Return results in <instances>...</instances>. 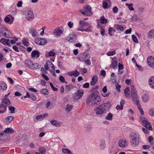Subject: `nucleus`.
I'll use <instances>...</instances> for the list:
<instances>
[{"instance_id": "nucleus-1", "label": "nucleus", "mask_w": 154, "mask_h": 154, "mask_svg": "<svg viewBox=\"0 0 154 154\" xmlns=\"http://www.w3.org/2000/svg\"><path fill=\"white\" fill-rule=\"evenodd\" d=\"M110 107L111 105L109 103H102L98 107L95 108L94 111L97 115H101L106 113L109 110Z\"/></svg>"}, {"instance_id": "nucleus-2", "label": "nucleus", "mask_w": 154, "mask_h": 154, "mask_svg": "<svg viewBox=\"0 0 154 154\" xmlns=\"http://www.w3.org/2000/svg\"><path fill=\"white\" fill-rule=\"evenodd\" d=\"M98 92L97 91H94L93 94L88 97L86 100L87 103H89L90 102L94 105L99 104L101 101V99L97 94Z\"/></svg>"}, {"instance_id": "nucleus-3", "label": "nucleus", "mask_w": 154, "mask_h": 154, "mask_svg": "<svg viewBox=\"0 0 154 154\" xmlns=\"http://www.w3.org/2000/svg\"><path fill=\"white\" fill-rule=\"evenodd\" d=\"M129 136L131 145L133 146H137L140 141L138 134L135 132H131L130 133Z\"/></svg>"}, {"instance_id": "nucleus-4", "label": "nucleus", "mask_w": 154, "mask_h": 154, "mask_svg": "<svg viewBox=\"0 0 154 154\" xmlns=\"http://www.w3.org/2000/svg\"><path fill=\"white\" fill-rule=\"evenodd\" d=\"M25 66L31 69H35L39 68V65L38 63H33L30 60H26L25 62Z\"/></svg>"}, {"instance_id": "nucleus-5", "label": "nucleus", "mask_w": 154, "mask_h": 154, "mask_svg": "<svg viewBox=\"0 0 154 154\" xmlns=\"http://www.w3.org/2000/svg\"><path fill=\"white\" fill-rule=\"evenodd\" d=\"M25 18L28 20H31L34 18V14L32 11L30 9L25 10L23 13Z\"/></svg>"}, {"instance_id": "nucleus-6", "label": "nucleus", "mask_w": 154, "mask_h": 154, "mask_svg": "<svg viewBox=\"0 0 154 154\" xmlns=\"http://www.w3.org/2000/svg\"><path fill=\"white\" fill-rule=\"evenodd\" d=\"M91 8L89 5L84 7L83 9L80 10L79 11L83 14L88 16H90L92 14Z\"/></svg>"}, {"instance_id": "nucleus-7", "label": "nucleus", "mask_w": 154, "mask_h": 154, "mask_svg": "<svg viewBox=\"0 0 154 154\" xmlns=\"http://www.w3.org/2000/svg\"><path fill=\"white\" fill-rule=\"evenodd\" d=\"M131 97L133 103L137 101L138 102V98L136 89L134 86H132L131 89Z\"/></svg>"}, {"instance_id": "nucleus-8", "label": "nucleus", "mask_w": 154, "mask_h": 154, "mask_svg": "<svg viewBox=\"0 0 154 154\" xmlns=\"http://www.w3.org/2000/svg\"><path fill=\"white\" fill-rule=\"evenodd\" d=\"M91 55L90 54L87 53H82L79 54L77 56L78 59L80 61L83 62L87 59V58H90Z\"/></svg>"}, {"instance_id": "nucleus-9", "label": "nucleus", "mask_w": 154, "mask_h": 154, "mask_svg": "<svg viewBox=\"0 0 154 154\" xmlns=\"http://www.w3.org/2000/svg\"><path fill=\"white\" fill-rule=\"evenodd\" d=\"M14 20V17L10 14L8 15L4 18L5 22L10 25L12 24Z\"/></svg>"}, {"instance_id": "nucleus-10", "label": "nucleus", "mask_w": 154, "mask_h": 154, "mask_svg": "<svg viewBox=\"0 0 154 154\" xmlns=\"http://www.w3.org/2000/svg\"><path fill=\"white\" fill-rule=\"evenodd\" d=\"M47 42V40L45 38H38L35 40V43L38 45H44Z\"/></svg>"}, {"instance_id": "nucleus-11", "label": "nucleus", "mask_w": 154, "mask_h": 154, "mask_svg": "<svg viewBox=\"0 0 154 154\" xmlns=\"http://www.w3.org/2000/svg\"><path fill=\"white\" fill-rule=\"evenodd\" d=\"M83 91L82 89L78 90L74 94V98L76 100H78L81 98L83 95Z\"/></svg>"}, {"instance_id": "nucleus-12", "label": "nucleus", "mask_w": 154, "mask_h": 154, "mask_svg": "<svg viewBox=\"0 0 154 154\" xmlns=\"http://www.w3.org/2000/svg\"><path fill=\"white\" fill-rule=\"evenodd\" d=\"M66 39L70 42H72L75 40L76 38V36L75 33H71L69 35L66 37Z\"/></svg>"}, {"instance_id": "nucleus-13", "label": "nucleus", "mask_w": 154, "mask_h": 154, "mask_svg": "<svg viewBox=\"0 0 154 154\" xmlns=\"http://www.w3.org/2000/svg\"><path fill=\"white\" fill-rule=\"evenodd\" d=\"M1 104L7 108L8 106H10L11 103L8 98H4L2 100Z\"/></svg>"}, {"instance_id": "nucleus-14", "label": "nucleus", "mask_w": 154, "mask_h": 154, "mask_svg": "<svg viewBox=\"0 0 154 154\" xmlns=\"http://www.w3.org/2000/svg\"><path fill=\"white\" fill-rule=\"evenodd\" d=\"M63 31L60 27H58L54 29L53 33L56 37L59 36L63 34Z\"/></svg>"}, {"instance_id": "nucleus-15", "label": "nucleus", "mask_w": 154, "mask_h": 154, "mask_svg": "<svg viewBox=\"0 0 154 154\" xmlns=\"http://www.w3.org/2000/svg\"><path fill=\"white\" fill-rule=\"evenodd\" d=\"M148 64L151 67L154 68V58L151 56L148 57L147 59Z\"/></svg>"}, {"instance_id": "nucleus-16", "label": "nucleus", "mask_w": 154, "mask_h": 154, "mask_svg": "<svg viewBox=\"0 0 154 154\" xmlns=\"http://www.w3.org/2000/svg\"><path fill=\"white\" fill-rule=\"evenodd\" d=\"M119 146L121 148H124L128 145V143L126 140L122 139L119 142Z\"/></svg>"}, {"instance_id": "nucleus-17", "label": "nucleus", "mask_w": 154, "mask_h": 154, "mask_svg": "<svg viewBox=\"0 0 154 154\" xmlns=\"http://www.w3.org/2000/svg\"><path fill=\"white\" fill-rule=\"evenodd\" d=\"M148 82L149 87L154 89V76H151L149 78Z\"/></svg>"}, {"instance_id": "nucleus-18", "label": "nucleus", "mask_w": 154, "mask_h": 154, "mask_svg": "<svg viewBox=\"0 0 154 154\" xmlns=\"http://www.w3.org/2000/svg\"><path fill=\"white\" fill-rule=\"evenodd\" d=\"M44 67L47 70H50L49 69L50 68H51L52 69H54V65L50 61H47L46 64L45 65Z\"/></svg>"}, {"instance_id": "nucleus-19", "label": "nucleus", "mask_w": 154, "mask_h": 154, "mask_svg": "<svg viewBox=\"0 0 154 154\" xmlns=\"http://www.w3.org/2000/svg\"><path fill=\"white\" fill-rule=\"evenodd\" d=\"M67 74L69 76H72L74 75L75 77H78L80 75L79 72L76 70L68 72Z\"/></svg>"}, {"instance_id": "nucleus-20", "label": "nucleus", "mask_w": 154, "mask_h": 154, "mask_svg": "<svg viewBox=\"0 0 154 154\" xmlns=\"http://www.w3.org/2000/svg\"><path fill=\"white\" fill-rule=\"evenodd\" d=\"M112 62L110 65V67L114 68L116 66L117 64V59L116 57H114L112 58Z\"/></svg>"}, {"instance_id": "nucleus-21", "label": "nucleus", "mask_w": 154, "mask_h": 154, "mask_svg": "<svg viewBox=\"0 0 154 154\" xmlns=\"http://www.w3.org/2000/svg\"><path fill=\"white\" fill-rule=\"evenodd\" d=\"M0 42L4 45H8L10 46V41L9 39L5 38H1L0 40Z\"/></svg>"}, {"instance_id": "nucleus-22", "label": "nucleus", "mask_w": 154, "mask_h": 154, "mask_svg": "<svg viewBox=\"0 0 154 154\" xmlns=\"http://www.w3.org/2000/svg\"><path fill=\"white\" fill-rule=\"evenodd\" d=\"M48 116L47 113H45L43 115H39L37 116L36 117V119L39 121H41L43 120L45 117Z\"/></svg>"}, {"instance_id": "nucleus-23", "label": "nucleus", "mask_w": 154, "mask_h": 154, "mask_svg": "<svg viewBox=\"0 0 154 154\" xmlns=\"http://www.w3.org/2000/svg\"><path fill=\"white\" fill-rule=\"evenodd\" d=\"M7 89L6 84L4 82H0V90L5 91Z\"/></svg>"}, {"instance_id": "nucleus-24", "label": "nucleus", "mask_w": 154, "mask_h": 154, "mask_svg": "<svg viewBox=\"0 0 154 154\" xmlns=\"http://www.w3.org/2000/svg\"><path fill=\"white\" fill-rule=\"evenodd\" d=\"M31 56L32 57L38 58L40 56V53L38 51L34 50L32 51Z\"/></svg>"}, {"instance_id": "nucleus-25", "label": "nucleus", "mask_w": 154, "mask_h": 154, "mask_svg": "<svg viewBox=\"0 0 154 154\" xmlns=\"http://www.w3.org/2000/svg\"><path fill=\"white\" fill-rule=\"evenodd\" d=\"M55 53L54 50H52L46 53L45 54V57L47 58H49L51 57H53L55 56Z\"/></svg>"}, {"instance_id": "nucleus-26", "label": "nucleus", "mask_w": 154, "mask_h": 154, "mask_svg": "<svg viewBox=\"0 0 154 154\" xmlns=\"http://www.w3.org/2000/svg\"><path fill=\"white\" fill-rule=\"evenodd\" d=\"M7 29V28L3 25H0V34L2 35Z\"/></svg>"}, {"instance_id": "nucleus-27", "label": "nucleus", "mask_w": 154, "mask_h": 154, "mask_svg": "<svg viewBox=\"0 0 154 154\" xmlns=\"http://www.w3.org/2000/svg\"><path fill=\"white\" fill-rule=\"evenodd\" d=\"M147 36L148 39H150L154 38V30H150L147 34Z\"/></svg>"}, {"instance_id": "nucleus-28", "label": "nucleus", "mask_w": 154, "mask_h": 154, "mask_svg": "<svg viewBox=\"0 0 154 154\" xmlns=\"http://www.w3.org/2000/svg\"><path fill=\"white\" fill-rule=\"evenodd\" d=\"M97 76L96 75H94L92 78L91 81L90 82L91 85L93 86L96 84L97 80Z\"/></svg>"}, {"instance_id": "nucleus-29", "label": "nucleus", "mask_w": 154, "mask_h": 154, "mask_svg": "<svg viewBox=\"0 0 154 154\" xmlns=\"http://www.w3.org/2000/svg\"><path fill=\"white\" fill-rule=\"evenodd\" d=\"M14 132L13 129L11 128H5L4 131V132L6 134H12Z\"/></svg>"}, {"instance_id": "nucleus-30", "label": "nucleus", "mask_w": 154, "mask_h": 154, "mask_svg": "<svg viewBox=\"0 0 154 154\" xmlns=\"http://www.w3.org/2000/svg\"><path fill=\"white\" fill-rule=\"evenodd\" d=\"M50 123L52 125L56 127H58L60 126V123L58 121L55 120L53 119L51 120Z\"/></svg>"}, {"instance_id": "nucleus-31", "label": "nucleus", "mask_w": 154, "mask_h": 154, "mask_svg": "<svg viewBox=\"0 0 154 154\" xmlns=\"http://www.w3.org/2000/svg\"><path fill=\"white\" fill-rule=\"evenodd\" d=\"M3 35L7 38H10L12 36V33L7 29Z\"/></svg>"}, {"instance_id": "nucleus-32", "label": "nucleus", "mask_w": 154, "mask_h": 154, "mask_svg": "<svg viewBox=\"0 0 154 154\" xmlns=\"http://www.w3.org/2000/svg\"><path fill=\"white\" fill-rule=\"evenodd\" d=\"M114 27L117 30L119 31H122L124 29V27L122 26L119 24H115L114 25Z\"/></svg>"}, {"instance_id": "nucleus-33", "label": "nucleus", "mask_w": 154, "mask_h": 154, "mask_svg": "<svg viewBox=\"0 0 154 154\" xmlns=\"http://www.w3.org/2000/svg\"><path fill=\"white\" fill-rule=\"evenodd\" d=\"M14 117L12 116H10L6 118L4 120L5 123H9L12 121L13 120Z\"/></svg>"}, {"instance_id": "nucleus-34", "label": "nucleus", "mask_w": 154, "mask_h": 154, "mask_svg": "<svg viewBox=\"0 0 154 154\" xmlns=\"http://www.w3.org/2000/svg\"><path fill=\"white\" fill-rule=\"evenodd\" d=\"M140 121L142 123L143 125H144L147 122H148L149 121L148 119L143 116H141L140 118Z\"/></svg>"}, {"instance_id": "nucleus-35", "label": "nucleus", "mask_w": 154, "mask_h": 154, "mask_svg": "<svg viewBox=\"0 0 154 154\" xmlns=\"http://www.w3.org/2000/svg\"><path fill=\"white\" fill-rule=\"evenodd\" d=\"M106 144L104 140H101L100 141V148L101 149H103L105 147Z\"/></svg>"}, {"instance_id": "nucleus-36", "label": "nucleus", "mask_w": 154, "mask_h": 154, "mask_svg": "<svg viewBox=\"0 0 154 154\" xmlns=\"http://www.w3.org/2000/svg\"><path fill=\"white\" fill-rule=\"evenodd\" d=\"M79 25L80 26L84 27L86 25L88 26V23L83 20H80L79 21Z\"/></svg>"}, {"instance_id": "nucleus-37", "label": "nucleus", "mask_w": 154, "mask_h": 154, "mask_svg": "<svg viewBox=\"0 0 154 154\" xmlns=\"http://www.w3.org/2000/svg\"><path fill=\"white\" fill-rule=\"evenodd\" d=\"M110 3L109 0H106L103 1V6L104 8L106 9L108 8V3Z\"/></svg>"}, {"instance_id": "nucleus-38", "label": "nucleus", "mask_w": 154, "mask_h": 154, "mask_svg": "<svg viewBox=\"0 0 154 154\" xmlns=\"http://www.w3.org/2000/svg\"><path fill=\"white\" fill-rule=\"evenodd\" d=\"M143 101L146 102L148 100L149 97L148 95L146 94L143 95L142 97Z\"/></svg>"}, {"instance_id": "nucleus-39", "label": "nucleus", "mask_w": 154, "mask_h": 154, "mask_svg": "<svg viewBox=\"0 0 154 154\" xmlns=\"http://www.w3.org/2000/svg\"><path fill=\"white\" fill-rule=\"evenodd\" d=\"M129 90V88L128 87H127L125 88L124 91L125 96L128 98H129L130 97L129 94L128 93Z\"/></svg>"}, {"instance_id": "nucleus-40", "label": "nucleus", "mask_w": 154, "mask_h": 154, "mask_svg": "<svg viewBox=\"0 0 154 154\" xmlns=\"http://www.w3.org/2000/svg\"><path fill=\"white\" fill-rule=\"evenodd\" d=\"M63 152L66 154H72L70 150L68 149L67 148H63L62 149Z\"/></svg>"}, {"instance_id": "nucleus-41", "label": "nucleus", "mask_w": 154, "mask_h": 154, "mask_svg": "<svg viewBox=\"0 0 154 154\" xmlns=\"http://www.w3.org/2000/svg\"><path fill=\"white\" fill-rule=\"evenodd\" d=\"M113 115L111 113H109L105 117L106 119L111 121L112 119Z\"/></svg>"}, {"instance_id": "nucleus-42", "label": "nucleus", "mask_w": 154, "mask_h": 154, "mask_svg": "<svg viewBox=\"0 0 154 154\" xmlns=\"http://www.w3.org/2000/svg\"><path fill=\"white\" fill-rule=\"evenodd\" d=\"M7 108L3 106H2V105L0 104V113L5 112Z\"/></svg>"}, {"instance_id": "nucleus-43", "label": "nucleus", "mask_w": 154, "mask_h": 154, "mask_svg": "<svg viewBox=\"0 0 154 154\" xmlns=\"http://www.w3.org/2000/svg\"><path fill=\"white\" fill-rule=\"evenodd\" d=\"M40 92L42 94L45 95H47L49 93L48 90L45 88H43L41 89Z\"/></svg>"}, {"instance_id": "nucleus-44", "label": "nucleus", "mask_w": 154, "mask_h": 154, "mask_svg": "<svg viewBox=\"0 0 154 154\" xmlns=\"http://www.w3.org/2000/svg\"><path fill=\"white\" fill-rule=\"evenodd\" d=\"M100 19V22L101 24H106L107 23L106 19L103 16L101 17Z\"/></svg>"}, {"instance_id": "nucleus-45", "label": "nucleus", "mask_w": 154, "mask_h": 154, "mask_svg": "<svg viewBox=\"0 0 154 154\" xmlns=\"http://www.w3.org/2000/svg\"><path fill=\"white\" fill-rule=\"evenodd\" d=\"M145 127L147 128V129L149 130H152V128L151 125L149 123V121H148V122L146 123L144 125Z\"/></svg>"}, {"instance_id": "nucleus-46", "label": "nucleus", "mask_w": 154, "mask_h": 154, "mask_svg": "<svg viewBox=\"0 0 154 154\" xmlns=\"http://www.w3.org/2000/svg\"><path fill=\"white\" fill-rule=\"evenodd\" d=\"M31 34L33 37H35L37 35V32L34 29H31L30 30Z\"/></svg>"}, {"instance_id": "nucleus-47", "label": "nucleus", "mask_w": 154, "mask_h": 154, "mask_svg": "<svg viewBox=\"0 0 154 154\" xmlns=\"http://www.w3.org/2000/svg\"><path fill=\"white\" fill-rule=\"evenodd\" d=\"M9 111H10L11 113H15V108L13 106H8Z\"/></svg>"}, {"instance_id": "nucleus-48", "label": "nucleus", "mask_w": 154, "mask_h": 154, "mask_svg": "<svg viewBox=\"0 0 154 154\" xmlns=\"http://www.w3.org/2000/svg\"><path fill=\"white\" fill-rule=\"evenodd\" d=\"M116 54V51L114 50L113 51H109L107 53V55L108 56H112L115 55Z\"/></svg>"}, {"instance_id": "nucleus-49", "label": "nucleus", "mask_w": 154, "mask_h": 154, "mask_svg": "<svg viewBox=\"0 0 154 154\" xmlns=\"http://www.w3.org/2000/svg\"><path fill=\"white\" fill-rule=\"evenodd\" d=\"M92 27L91 26H89L86 29H84V32H92Z\"/></svg>"}, {"instance_id": "nucleus-50", "label": "nucleus", "mask_w": 154, "mask_h": 154, "mask_svg": "<svg viewBox=\"0 0 154 154\" xmlns=\"http://www.w3.org/2000/svg\"><path fill=\"white\" fill-rule=\"evenodd\" d=\"M38 150L41 154H45L46 152L45 149L43 147H41L39 148Z\"/></svg>"}, {"instance_id": "nucleus-51", "label": "nucleus", "mask_w": 154, "mask_h": 154, "mask_svg": "<svg viewBox=\"0 0 154 154\" xmlns=\"http://www.w3.org/2000/svg\"><path fill=\"white\" fill-rule=\"evenodd\" d=\"M126 5L128 6L129 9L131 11H133L134 10V8L132 7L133 5L132 3L129 4L126 3Z\"/></svg>"}, {"instance_id": "nucleus-52", "label": "nucleus", "mask_w": 154, "mask_h": 154, "mask_svg": "<svg viewBox=\"0 0 154 154\" xmlns=\"http://www.w3.org/2000/svg\"><path fill=\"white\" fill-rule=\"evenodd\" d=\"M72 106L71 105H67L66 108V111L67 112L70 111L72 109Z\"/></svg>"}, {"instance_id": "nucleus-53", "label": "nucleus", "mask_w": 154, "mask_h": 154, "mask_svg": "<svg viewBox=\"0 0 154 154\" xmlns=\"http://www.w3.org/2000/svg\"><path fill=\"white\" fill-rule=\"evenodd\" d=\"M18 39L16 37H14L12 39L10 40V42L11 44H14L17 41Z\"/></svg>"}, {"instance_id": "nucleus-54", "label": "nucleus", "mask_w": 154, "mask_h": 154, "mask_svg": "<svg viewBox=\"0 0 154 154\" xmlns=\"http://www.w3.org/2000/svg\"><path fill=\"white\" fill-rule=\"evenodd\" d=\"M29 98H30L33 101H35L36 99V97L35 95L33 94H30Z\"/></svg>"}, {"instance_id": "nucleus-55", "label": "nucleus", "mask_w": 154, "mask_h": 154, "mask_svg": "<svg viewBox=\"0 0 154 154\" xmlns=\"http://www.w3.org/2000/svg\"><path fill=\"white\" fill-rule=\"evenodd\" d=\"M131 37L133 42L136 43H137L138 42V40L135 35H132Z\"/></svg>"}, {"instance_id": "nucleus-56", "label": "nucleus", "mask_w": 154, "mask_h": 154, "mask_svg": "<svg viewBox=\"0 0 154 154\" xmlns=\"http://www.w3.org/2000/svg\"><path fill=\"white\" fill-rule=\"evenodd\" d=\"M109 34L110 35H112V34L115 32V30L113 28L111 27L109 29Z\"/></svg>"}, {"instance_id": "nucleus-57", "label": "nucleus", "mask_w": 154, "mask_h": 154, "mask_svg": "<svg viewBox=\"0 0 154 154\" xmlns=\"http://www.w3.org/2000/svg\"><path fill=\"white\" fill-rule=\"evenodd\" d=\"M60 81L62 82L65 83L66 84H67V82L65 81V79L62 76H60L59 78Z\"/></svg>"}, {"instance_id": "nucleus-58", "label": "nucleus", "mask_w": 154, "mask_h": 154, "mask_svg": "<svg viewBox=\"0 0 154 154\" xmlns=\"http://www.w3.org/2000/svg\"><path fill=\"white\" fill-rule=\"evenodd\" d=\"M115 151V149L113 147L109 148V154H113Z\"/></svg>"}, {"instance_id": "nucleus-59", "label": "nucleus", "mask_w": 154, "mask_h": 154, "mask_svg": "<svg viewBox=\"0 0 154 154\" xmlns=\"http://www.w3.org/2000/svg\"><path fill=\"white\" fill-rule=\"evenodd\" d=\"M90 58H88L83 62H84L86 65H90L91 64V61L90 60Z\"/></svg>"}, {"instance_id": "nucleus-60", "label": "nucleus", "mask_w": 154, "mask_h": 154, "mask_svg": "<svg viewBox=\"0 0 154 154\" xmlns=\"http://www.w3.org/2000/svg\"><path fill=\"white\" fill-rule=\"evenodd\" d=\"M149 114L151 116H154V109H150L149 111Z\"/></svg>"}, {"instance_id": "nucleus-61", "label": "nucleus", "mask_w": 154, "mask_h": 154, "mask_svg": "<svg viewBox=\"0 0 154 154\" xmlns=\"http://www.w3.org/2000/svg\"><path fill=\"white\" fill-rule=\"evenodd\" d=\"M153 140V137L151 136H149L148 137V140L150 144L152 145H153V143L152 142Z\"/></svg>"}, {"instance_id": "nucleus-62", "label": "nucleus", "mask_w": 154, "mask_h": 154, "mask_svg": "<svg viewBox=\"0 0 154 154\" xmlns=\"http://www.w3.org/2000/svg\"><path fill=\"white\" fill-rule=\"evenodd\" d=\"M83 28V27L80 26V27L76 29V30L77 31H80L82 32H84L85 31V29H84Z\"/></svg>"}, {"instance_id": "nucleus-63", "label": "nucleus", "mask_w": 154, "mask_h": 154, "mask_svg": "<svg viewBox=\"0 0 154 154\" xmlns=\"http://www.w3.org/2000/svg\"><path fill=\"white\" fill-rule=\"evenodd\" d=\"M23 43L26 46H27L29 45V42L27 40L24 38L23 39Z\"/></svg>"}, {"instance_id": "nucleus-64", "label": "nucleus", "mask_w": 154, "mask_h": 154, "mask_svg": "<svg viewBox=\"0 0 154 154\" xmlns=\"http://www.w3.org/2000/svg\"><path fill=\"white\" fill-rule=\"evenodd\" d=\"M115 86L117 90L118 91V92H120V88L121 87V85H119L118 83H117L115 85Z\"/></svg>"}]
</instances>
